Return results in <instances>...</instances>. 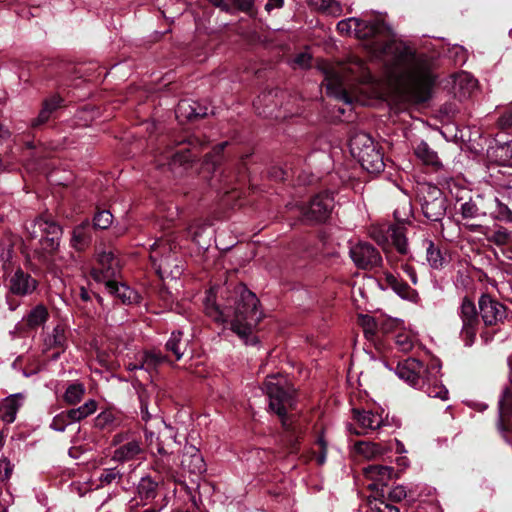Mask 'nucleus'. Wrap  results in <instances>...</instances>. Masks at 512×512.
<instances>
[{"label":"nucleus","instance_id":"1","mask_svg":"<svg viewBox=\"0 0 512 512\" xmlns=\"http://www.w3.org/2000/svg\"><path fill=\"white\" fill-rule=\"evenodd\" d=\"M337 31L365 41L371 56L383 62L390 79L409 100L418 103L429 98L433 84L430 59L395 39L382 20L351 17L339 21Z\"/></svg>","mask_w":512,"mask_h":512},{"label":"nucleus","instance_id":"2","mask_svg":"<svg viewBox=\"0 0 512 512\" xmlns=\"http://www.w3.org/2000/svg\"><path fill=\"white\" fill-rule=\"evenodd\" d=\"M258 305L256 295L243 284H238L233 291L211 288L204 300L206 315L217 323H229L231 330L245 343L262 318Z\"/></svg>","mask_w":512,"mask_h":512},{"label":"nucleus","instance_id":"3","mask_svg":"<svg viewBox=\"0 0 512 512\" xmlns=\"http://www.w3.org/2000/svg\"><path fill=\"white\" fill-rule=\"evenodd\" d=\"M320 68L324 75L327 94L346 104L359 101L356 96L349 93L348 81L369 82L371 80L370 72L365 63L357 57H351L344 63H325Z\"/></svg>","mask_w":512,"mask_h":512},{"label":"nucleus","instance_id":"4","mask_svg":"<svg viewBox=\"0 0 512 512\" xmlns=\"http://www.w3.org/2000/svg\"><path fill=\"white\" fill-rule=\"evenodd\" d=\"M396 374L409 385L417 388L429 397L446 400L448 390L440 380V366L436 363L424 367L415 358H407L398 363Z\"/></svg>","mask_w":512,"mask_h":512},{"label":"nucleus","instance_id":"5","mask_svg":"<svg viewBox=\"0 0 512 512\" xmlns=\"http://www.w3.org/2000/svg\"><path fill=\"white\" fill-rule=\"evenodd\" d=\"M98 283L104 285L105 291L122 304L131 305L140 302L138 292L121 281L119 260L111 251L98 255Z\"/></svg>","mask_w":512,"mask_h":512},{"label":"nucleus","instance_id":"6","mask_svg":"<svg viewBox=\"0 0 512 512\" xmlns=\"http://www.w3.org/2000/svg\"><path fill=\"white\" fill-rule=\"evenodd\" d=\"M26 229L32 239L40 237L41 247L39 250H35V253L40 261L48 263L49 256L59 247L62 234L60 226L51 217L45 215L31 221L26 225Z\"/></svg>","mask_w":512,"mask_h":512},{"label":"nucleus","instance_id":"7","mask_svg":"<svg viewBox=\"0 0 512 512\" xmlns=\"http://www.w3.org/2000/svg\"><path fill=\"white\" fill-rule=\"evenodd\" d=\"M350 150L367 172L377 174L384 170L383 154L368 135L362 133L353 137Z\"/></svg>","mask_w":512,"mask_h":512},{"label":"nucleus","instance_id":"8","mask_svg":"<svg viewBox=\"0 0 512 512\" xmlns=\"http://www.w3.org/2000/svg\"><path fill=\"white\" fill-rule=\"evenodd\" d=\"M276 376H271L265 387L269 397V407L281 418L282 424L287 426L286 414L294 406V389L282 385V379L274 382Z\"/></svg>","mask_w":512,"mask_h":512},{"label":"nucleus","instance_id":"9","mask_svg":"<svg viewBox=\"0 0 512 512\" xmlns=\"http://www.w3.org/2000/svg\"><path fill=\"white\" fill-rule=\"evenodd\" d=\"M459 316L462 320L461 338L466 346H471L478 332L479 319L475 304L467 297L461 302Z\"/></svg>","mask_w":512,"mask_h":512},{"label":"nucleus","instance_id":"10","mask_svg":"<svg viewBox=\"0 0 512 512\" xmlns=\"http://www.w3.org/2000/svg\"><path fill=\"white\" fill-rule=\"evenodd\" d=\"M424 216L430 221H440L446 213L445 198L435 186L427 188V195L420 198Z\"/></svg>","mask_w":512,"mask_h":512},{"label":"nucleus","instance_id":"11","mask_svg":"<svg viewBox=\"0 0 512 512\" xmlns=\"http://www.w3.org/2000/svg\"><path fill=\"white\" fill-rule=\"evenodd\" d=\"M176 246L172 245L169 240H158L152 245V251L155 253L151 255L153 261H159L158 270L161 274H169L172 277H177L181 274L182 268L172 262L176 261L172 256H165L166 251H172Z\"/></svg>","mask_w":512,"mask_h":512},{"label":"nucleus","instance_id":"12","mask_svg":"<svg viewBox=\"0 0 512 512\" xmlns=\"http://www.w3.org/2000/svg\"><path fill=\"white\" fill-rule=\"evenodd\" d=\"M479 312L485 326H496L506 318V308L488 294H483L478 301Z\"/></svg>","mask_w":512,"mask_h":512},{"label":"nucleus","instance_id":"13","mask_svg":"<svg viewBox=\"0 0 512 512\" xmlns=\"http://www.w3.org/2000/svg\"><path fill=\"white\" fill-rule=\"evenodd\" d=\"M334 207V198L331 193L324 192L316 195L309 206L303 210V215L307 220L323 222L325 221Z\"/></svg>","mask_w":512,"mask_h":512},{"label":"nucleus","instance_id":"14","mask_svg":"<svg viewBox=\"0 0 512 512\" xmlns=\"http://www.w3.org/2000/svg\"><path fill=\"white\" fill-rule=\"evenodd\" d=\"M350 256L358 268L372 269L381 264L379 252L369 243L360 242L350 249Z\"/></svg>","mask_w":512,"mask_h":512},{"label":"nucleus","instance_id":"15","mask_svg":"<svg viewBox=\"0 0 512 512\" xmlns=\"http://www.w3.org/2000/svg\"><path fill=\"white\" fill-rule=\"evenodd\" d=\"M37 286V280L21 268L16 269L7 279L9 292L20 297L31 295Z\"/></svg>","mask_w":512,"mask_h":512},{"label":"nucleus","instance_id":"16","mask_svg":"<svg viewBox=\"0 0 512 512\" xmlns=\"http://www.w3.org/2000/svg\"><path fill=\"white\" fill-rule=\"evenodd\" d=\"M126 435L117 434L113 437L112 443L119 445L113 452V460L117 462H126L134 459H140L144 453L141 443L135 439H127L126 442L121 444Z\"/></svg>","mask_w":512,"mask_h":512},{"label":"nucleus","instance_id":"17","mask_svg":"<svg viewBox=\"0 0 512 512\" xmlns=\"http://www.w3.org/2000/svg\"><path fill=\"white\" fill-rule=\"evenodd\" d=\"M382 233V229H375L372 232V237L383 247L384 250H386V243L391 239L393 245L400 254L407 253V239L402 227L389 226L386 230L387 235L385 236Z\"/></svg>","mask_w":512,"mask_h":512},{"label":"nucleus","instance_id":"18","mask_svg":"<svg viewBox=\"0 0 512 512\" xmlns=\"http://www.w3.org/2000/svg\"><path fill=\"white\" fill-rule=\"evenodd\" d=\"M363 474L371 481L368 487L371 490H377L388 484L394 475V469L390 466L372 464L363 468Z\"/></svg>","mask_w":512,"mask_h":512},{"label":"nucleus","instance_id":"19","mask_svg":"<svg viewBox=\"0 0 512 512\" xmlns=\"http://www.w3.org/2000/svg\"><path fill=\"white\" fill-rule=\"evenodd\" d=\"M181 466L184 470H187L189 473L194 475H199L206 471L204 459L199 450L194 446L185 448L181 460Z\"/></svg>","mask_w":512,"mask_h":512},{"label":"nucleus","instance_id":"20","mask_svg":"<svg viewBox=\"0 0 512 512\" xmlns=\"http://www.w3.org/2000/svg\"><path fill=\"white\" fill-rule=\"evenodd\" d=\"M353 413L354 419L361 428V431H354L357 435L367 433L368 430H376L383 424L382 416L371 411H359L354 409Z\"/></svg>","mask_w":512,"mask_h":512},{"label":"nucleus","instance_id":"21","mask_svg":"<svg viewBox=\"0 0 512 512\" xmlns=\"http://www.w3.org/2000/svg\"><path fill=\"white\" fill-rule=\"evenodd\" d=\"M63 99L59 95H53L43 101L42 109L38 116L34 118L30 125L32 128H38L47 123L51 115L61 107Z\"/></svg>","mask_w":512,"mask_h":512},{"label":"nucleus","instance_id":"22","mask_svg":"<svg viewBox=\"0 0 512 512\" xmlns=\"http://www.w3.org/2000/svg\"><path fill=\"white\" fill-rule=\"evenodd\" d=\"M22 401L23 396L20 393L5 398L0 404V418L8 424L14 422Z\"/></svg>","mask_w":512,"mask_h":512},{"label":"nucleus","instance_id":"23","mask_svg":"<svg viewBox=\"0 0 512 512\" xmlns=\"http://www.w3.org/2000/svg\"><path fill=\"white\" fill-rule=\"evenodd\" d=\"M415 156L426 166H431L435 170L442 167V163L438 157L437 152L430 148V146L423 140L419 141L413 146Z\"/></svg>","mask_w":512,"mask_h":512},{"label":"nucleus","instance_id":"24","mask_svg":"<svg viewBox=\"0 0 512 512\" xmlns=\"http://www.w3.org/2000/svg\"><path fill=\"white\" fill-rule=\"evenodd\" d=\"M384 283L386 285V288L392 289L397 295H399L403 299L413 301L417 297V293L414 289H412L406 282L399 280L392 273H385Z\"/></svg>","mask_w":512,"mask_h":512},{"label":"nucleus","instance_id":"25","mask_svg":"<svg viewBox=\"0 0 512 512\" xmlns=\"http://www.w3.org/2000/svg\"><path fill=\"white\" fill-rule=\"evenodd\" d=\"M199 103L184 99L181 100L175 110L176 117L182 120H193L207 116V113H198Z\"/></svg>","mask_w":512,"mask_h":512},{"label":"nucleus","instance_id":"26","mask_svg":"<svg viewBox=\"0 0 512 512\" xmlns=\"http://www.w3.org/2000/svg\"><path fill=\"white\" fill-rule=\"evenodd\" d=\"M354 451L367 460L375 459L384 453V449L379 444L368 441L356 442Z\"/></svg>","mask_w":512,"mask_h":512},{"label":"nucleus","instance_id":"27","mask_svg":"<svg viewBox=\"0 0 512 512\" xmlns=\"http://www.w3.org/2000/svg\"><path fill=\"white\" fill-rule=\"evenodd\" d=\"M49 318L47 308L39 304L35 306L26 316L25 321L29 328L35 329L43 326Z\"/></svg>","mask_w":512,"mask_h":512},{"label":"nucleus","instance_id":"28","mask_svg":"<svg viewBox=\"0 0 512 512\" xmlns=\"http://www.w3.org/2000/svg\"><path fill=\"white\" fill-rule=\"evenodd\" d=\"M66 344L65 328L63 325H56L51 333L44 337V345L47 349L64 348Z\"/></svg>","mask_w":512,"mask_h":512},{"label":"nucleus","instance_id":"29","mask_svg":"<svg viewBox=\"0 0 512 512\" xmlns=\"http://www.w3.org/2000/svg\"><path fill=\"white\" fill-rule=\"evenodd\" d=\"M424 244L426 246V260L430 267L433 269H439L443 267L446 259L443 256L440 248L430 240H426Z\"/></svg>","mask_w":512,"mask_h":512},{"label":"nucleus","instance_id":"30","mask_svg":"<svg viewBox=\"0 0 512 512\" xmlns=\"http://www.w3.org/2000/svg\"><path fill=\"white\" fill-rule=\"evenodd\" d=\"M512 416V391L510 388H506L499 400V428L505 429V418Z\"/></svg>","mask_w":512,"mask_h":512},{"label":"nucleus","instance_id":"31","mask_svg":"<svg viewBox=\"0 0 512 512\" xmlns=\"http://www.w3.org/2000/svg\"><path fill=\"white\" fill-rule=\"evenodd\" d=\"M310 5L314 9L333 17L342 14V7L336 0H310Z\"/></svg>","mask_w":512,"mask_h":512},{"label":"nucleus","instance_id":"32","mask_svg":"<svg viewBox=\"0 0 512 512\" xmlns=\"http://www.w3.org/2000/svg\"><path fill=\"white\" fill-rule=\"evenodd\" d=\"M122 421L121 414L115 410H106L98 414V428L112 430Z\"/></svg>","mask_w":512,"mask_h":512},{"label":"nucleus","instance_id":"33","mask_svg":"<svg viewBox=\"0 0 512 512\" xmlns=\"http://www.w3.org/2000/svg\"><path fill=\"white\" fill-rule=\"evenodd\" d=\"M160 362V358L152 354H143L136 362H129L126 367L129 371L153 369Z\"/></svg>","mask_w":512,"mask_h":512},{"label":"nucleus","instance_id":"34","mask_svg":"<svg viewBox=\"0 0 512 512\" xmlns=\"http://www.w3.org/2000/svg\"><path fill=\"white\" fill-rule=\"evenodd\" d=\"M166 348L175 355L177 360H180L186 349V343L182 341V333L173 332L166 343Z\"/></svg>","mask_w":512,"mask_h":512},{"label":"nucleus","instance_id":"35","mask_svg":"<svg viewBox=\"0 0 512 512\" xmlns=\"http://www.w3.org/2000/svg\"><path fill=\"white\" fill-rule=\"evenodd\" d=\"M94 411H96V402L94 400H90L77 409H71L66 413V416L69 417L70 421L75 422L94 413Z\"/></svg>","mask_w":512,"mask_h":512},{"label":"nucleus","instance_id":"36","mask_svg":"<svg viewBox=\"0 0 512 512\" xmlns=\"http://www.w3.org/2000/svg\"><path fill=\"white\" fill-rule=\"evenodd\" d=\"M157 483L151 478H142L138 485V493L142 500H151L156 496Z\"/></svg>","mask_w":512,"mask_h":512},{"label":"nucleus","instance_id":"37","mask_svg":"<svg viewBox=\"0 0 512 512\" xmlns=\"http://www.w3.org/2000/svg\"><path fill=\"white\" fill-rule=\"evenodd\" d=\"M196 155L192 153V151L187 147H182L178 149L174 153H169L165 156L166 159H170L168 163L170 166L179 164H184L193 160Z\"/></svg>","mask_w":512,"mask_h":512},{"label":"nucleus","instance_id":"38","mask_svg":"<svg viewBox=\"0 0 512 512\" xmlns=\"http://www.w3.org/2000/svg\"><path fill=\"white\" fill-rule=\"evenodd\" d=\"M84 392L85 389L82 384H71L64 393V400L66 403L74 405L82 399Z\"/></svg>","mask_w":512,"mask_h":512},{"label":"nucleus","instance_id":"39","mask_svg":"<svg viewBox=\"0 0 512 512\" xmlns=\"http://www.w3.org/2000/svg\"><path fill=\"white\" fill-rule=\"evenodd\" d=\"M395 344L400 351L409 352L415 344V338L410 332L400 331L395 335Z\"/></svg>","mask_w":512,"mask_h":512},{"label":"nucleus","instance_id":"40","mask_svg":"<svg viewBox=\"0 0 512 512\" xmlns=\"http://www.w3.org/2000/svg\"><path fill=\"white\" fill-rule=\"evenodd\" d=\"M361 325L363 327L365 337L369 340H372L375 336L376 330L379 329L378 318H372L367 315L363 316L361 318Z\"/></svg>","mask_w":512,"mask_h":512},{"label":"nucleus","instance_id":"41","mask_svg":"<svg viewBox=\"0 0 512 512\" xmlns=\"http://www.w3.org/2000/svg\"><path fill=\"white\" fill-rule=\"evenodd\" d=\"M227 144H228L227 142L218 144L217 146L214 147L213 152L206 156L205 163H204L206 169H208V170L210 168H212L213 170L215 169L216 165L220 161V154L224 150V148L227 146Z\"/></svg>","mask_w":512,"mask_h":512},{"label":"nucleus","instance_id":"42","mask_svg":"<svg viewBox=\"0 0 512 512\" xmlns=\"http://www.w3.org/2000/svg\"><path fill=\"white\" fill-rule=\"evenodd\" d=\"M145 436L146 440L149 442L148 446L150 447L153 454H155L154 449H156L157 453L161 456L167 455L169 453L164 444L160 441L159 437H156L155 441L153 440V432L145 430Z\"/></svg>","mask_w":512,"mask_h":512},{"label":"nucleus","instance_id":"43","mask_svg":"<svg viewBox=\"0 0 512 512\" xmlns=\"http://www.w3.org/2000/svg\"><path fill=\"white\" fill-rule=\"evenodd\" d=\"M486 239L489 242H493L498 246L505 245L509 242L510 234L505 228H499L494 231L491 235L486 233Z\"/></svg>","mask_w":512,"mask_h":512},{"label":"nucleus","instance_id":"44","mask_svg":"<svg viewBox=\"0 0 512 512\" xmlns=\"http://www.w3.org/2000/svg\"><path fill=\"white\" fill-rule=\"evenodd\" d=\"M496 202V211L495 218L498 220L511 221L512 220V211L510 208L502 203L499 199H495Z\"/></svg>","mask_w":512,"mask_h":512},{"label":"nucleus","instance_id":"45","mask_svg":"<svg viewBox=\"0 0 512 512\" xmlns=\"http://www.w3.org/2000/svg\"><path fill=\"white\" fill-rule=\"evenodd\" d=\"M87 243L84 227H77L73 231L72 245L77 250H82Z\"/></svg>","mask_w":512,"mask_h":512},{"label":"nucleus","instance_id":"46","mask_svg":"<svg viewBox=\"0 0 512 512\" xmlns=\"http://www.w3.org/2000/svg\"><path fill=\"white\" fill-rule=\"evenodd\" d=\"M478 214L479 209L473 201H467L461 205V215L463 216V218H476Z\"/></svg>","mask_w":512,"mask_h":512},{"label":"nucleus","instance_id":"47","mask_svg":"<svg viewBox=\"0 0 512 512\" xmlns=\"http://www.w3.org/2000/svg\"><path fill=\"white\" fill-rule=\"evenodd\" d=\"M311 55L307 52H301L297 54L292 60V65L294 68H307L310 66Z\"/></svg>","mask_w":512,"mask_h":512},{"label":"nucleus","instance_id":"48","mask_svg":"<svg viewBox=\"0 0 512 512\" xmlns=\"http://www.w3.org/2000/svg\"><path fill=\"white\" fill-rule=\"evenodd\" d=\"M113 222V216L109 210L98 209V229H107Z\"/></svg>","mask_w":512,"mask_h":512},{"label":"nucleus","instance_id":"49","mask_svg":"<svg viewBox=\"0 0 512 512\" xmlns=\"http://www.w3.org/2000/svg\"><path fill=\"white\" fill-rule=\"evenodd\" d=\"M13 465L7 458L0 459V481L8 480L12 474Z\"/></svg>","mask_w":512,"mask_h":512},{"label":"nucleus","instance_id":"50","mask_svg":"<svg viewBox=\"0 0 512 512\" xmlns=\"http://www.w3.org/2000/svg\"><path fill=\"white\" fill-rule=\"evenodd\" d=\"M399 324H400V322L397 319H391V318L385 319V318H381V317L378 318V327L384 333L391 332Z\"/></svg>","mask_w":512,"mask_h":512},{"label":"nucleus","instance_id":"51","mask_svg":"<svg viewBox=\"0 0 512 512\" xmlns=\"http://www.w3.org/2000/svg\"><path fill=\"white\" fill-rule=\"evenodd\" d=\"M70 423H72V421L66 416V413H61L54 417L51 427L56 431H64L65 426Z\"/></svg>","mask_w":512,"mask_h":512},{"label":"nucleus","instance_id":"52","mask_svg":"<svg viewBox=\"0 0 512 512\" xmlns=\"http://www.w3.org/2000/svg\"><path fill=\"white\" fill-rule=\"evenodd\" d=\"M407 493L406 489L403 486H396L393 489L390 490L388 494V500L390 502H400L404 498H406Z\"/></svg>","mask_w":512,"mask_h":512},{"label":"nucleus","instance_id":"53","mask_svg":"<svg viewBox=\"0 0 512 512\" xmlns=\"http://www.w3.org/2000/svg\"><path fill=\"white\" fill-rule=\"evenodd\" d=\"M92 486H93V484L91 482L73 483V488L77 491V493L81 497L85 496L88 492H92L93 491Z\"/></svg>","mask_w":512,"mask_h":512},{"label":"nucleus","instance_id":"54","mask_svg":"<svg viewBox=\"0 0 512 512\" xmlns=\"http://www.w3.org/2000/svg\"><path fill=\"white\" fill-rule=\"evenodd\" d=\"M234 6L242 11V12H245V13H249L252 8H253V4H254V1L253 0H234Z\"/></svg>","mask_w":512,"mask_h":512},{"label":"nucleus","instance_id":"55","mask_svg":"<svg viewBox=\"0 0 512 512\" xmlns=\"http://www.w3.org/2000/svg\"><path fill=\"white\" fill-rule=\"evenodd\" d=\"M502 128H512V107L507 109L499 119Z\"/></svg>","mask_w":512,"mask_h":512},{"label":"nucleus","instance_id":"56","mask_svg":"<svg viewBox=\"0 0 512 512\" xmlns=\"http://www.w3.org/2000/svg\"><path fill=\"white\" fill-rule=\"evenodd\" d=\"M318 444L321 450L320 453L316 456V461L318 465H323L326 462L327 446L323 438L318 439Z\"/></svg>","mask_w":512,"mask_h":512},{"label":"nucleus","instance_id":"57","mask_svg":"<svg viewBox=\"0 0 512 512\" xmlns=\"http://www.w3.org/2000/svg\"><path fill=\"white\" fill-rule=\"evenodd\" d=\"M118 475V472H116L114 469H108L104 473L101 474L99 477V480L103 483L110 484L113 480L116 479Z\"/></svg>","mask_w":512,"mask_h":512},{"label":"nucleus","instance_id":"58","mask_svg":"<svg viewBox=\"0 0 512 512\" xmlns=\"http://www.w3.org/2000/svg\"><path fill=\"white\" fill-rule=\"evenodd\" d=\"M457 81L460 84L463 83V82H466L470 89L475 88L476 87V82H477L473 77H471L470 75H468L466 73L460 74L457 77Z\"/></svg>","mask_w":512,"mask_h":512},{"label":"nucleus","instance_id":"59","mask_svg":"<svg viewBox=\"0 0 512 512\" xmlns=\"http://www.w3.org/2000/svg\"><path fill=\"white\" fill-rule=\"evenodd\" d=\"M284 0H268L265 5V10L270 12L273 9H278L283 6Z\"/></svg>","mask_w":512,"mask_h":512},{"label":"nucleus","instance_id":"60","mask_svg":"<svg viewBox=\"0 0 512 512\" xmlns=\"http://www.w3.org/2000/svg\"><path fill=\"white\" fill-rule=\"evenodd\" d=\"M270 175L275 180H285L286 172L283 171L281 168H273V170L270 172Z\"/></svg>","mask_w":512,"mask_h":512},{"label":"nucleus","instance_id":"61","mask_svg":"<svg viewBox=\"0 0 512 512\" xmlns=\"http://www.w3.org/2000/svg\"><path fill=\"white\" fill-rule=\"evenodd\" d=\"M2 257H3V259H5V260H4V264H3V268H4V270L6 271V270L9 268V264H8V262H9V260H10V259H11V257H12V252H11V250H8L5 254H3V256H2Z\"/></svg>","mask_w":512,"mask_h":512},{"label":"nucleus","instance_id":"62","mask_svg":"<svg viewBox=\"0 0 512 512\" xmlns=\"http://www.w3.org/2000/svg\"><path fill=\"white\" fill-rule=\"evenodd\" d=\"M467 227L470 231H480L486 235V232L484 231V230H487L486 227H483L481 225H475V224L467 225Z\"/></svg>","mask_w":512,"mask_h":512},{"label":"nucleus","instance_id":"63","mask_svg":"<svg viewBox=\"0 0 512 512\" xmlns=\"http://www.w3.org/2000/svg\"><path fill=\"white\" fill-rule=\"evenodd\" d=\"M80 297L83 301H88L90 300V295L88 293V291L86 290L85 287H81L80 288Z\"/></svg>","mask_w":512,"mask_h":512},{"label":"nucleus","instance_id":"64","mask_svg":"<svg viewBox=\"0 0 512 512\" xmlns=\"http://www.w3.org/2000/svg\"><path fill=\"white\" fill-rule=\"evenodd\" d=\"M508 365H509V368H510L509 380H510V384H511V387H512V355L508 358Z\"/></svg>","mask_w":512,"mask_h":512}]
</instances>
